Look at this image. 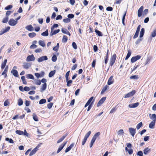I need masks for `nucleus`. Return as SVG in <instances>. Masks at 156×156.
I'll return each mask as SVG.
<instances>
[{
    "label": "nucleus",
    "instance_id": "nucleus-4",
    "mask_svg": "<svg viewBox=\"0 0 156 156\" xmlns=\"http://www.w3.org/2000/svg\"><path fill=\"white\" fill-rule=\"evenodd\" d=\"M116 59V55L114 54L111 57L110 59V65L111 66H112L113 64L114 63L115 60Z\"/></svg>",
    "mask_w": 156,
    "mask_h": 156
},
{
    "label": "nucleus",
    "instance_id": "nucleus-36",
    "mask_svg": "<svg viewBox=\"0 0 156 156\" xmlns=\"http://www.w3.org/2000/svg\"><path fill=\"white\" fill-rule=\"evenodd\" d=\"M118 135H120L124 133V131L123 129H120L119 130L117 133Z\"/></svg>",
    "mask_w": 156,
    "mask_h": 156
},
{
    "label": "nucleus",
    "instance_id": "nucleus-55",
    "mask_svg": "<svg viewBox=\"0 0 156 156\" xmlns=\"http://www.w3.org/2000/svg\"><path fill=\"white\" fill-rule=\"evenodd\" d=\"M10 103L8 100H7L5 101L4 103V106H6L9 104Z\"/></svg>",
    "mask_w": 156,
    "mask_h": 156
},
{
    "label": "nucleus",
    "instance_id": "nucleus-25",
    "mask_svg": "<svg viewBox=\"0 0 156 156\" xmlns=\"http://www.w3.org/2000/svg\"><path fill=\"white\" fill-rule=\"evenodd\" d=\"M16 77H18V73L16 70H13L11 72Z\"/></svg>",
    "mask_w": 156,
    "mask_h": 156
},
{
    "label": "nucleus",
    "instance_id": "nucleus-10",
    "mask_svg": "<svg viewBox=\"0 0 156 156\" xmlns=\"http://www.w3.org/2000/svg\"><path fill=\"white\" fill-rule=\"evenodd\" d=\"M140 56L139 55H137L135 57H133L131 58V62L133 63L137 60L140 59Z\"/></svg>",
    "mask_w": 156,
    "mask_h": 156
},
{
    "label": "nucleus",
    "instance_id": "nucleus-15",
    "mask_svg": "<svg viewBox=\"0 0 156 156\" xmlns=\"http://www.w3.org/2000/svg\"><path fill=\"white\" fill-rule=\"evenodd\" d=\"M113 78V76H111L109 78L108 82V85H110L113 83L114 80Z\"/></svg>",
    "mask_w": 156,
    "mask_h": 156
},
{
    "label": "nucleus",
    "instance_id": "nucleus-32",
    "mask_svg": "<svg viewBox=\"0 0 156 156\" xmlns=\"http://www.w3.org/2000/svg\"><path fill=\"white\" fill-rule=\"evenodd\" d=\"M38 43L40 45L43 47H44L45 45V44L44 41L42 40H39L38 42Z\"/></svg>",
    "mask_w": 156,
    "mask_h": 156
},
{
    "label": "nucleus",
    "instance_id": "nucleus-34",
    "mask_svg": "<svg viewBox=\"0 0 156 156\" xmlns=\"http://www.w3.org/2000/svg\"><path fill=\"white\" fill-rule=\"evenodd\" d=\"M108 87V86L106 85L102 90L101 92V94H103V93L107 90Z\"/></svg>",
    "mask_w": 156,
    "mask_h": 156
},
{
    "label": "nucleus",
    "instance_id": "nucleus-50",
    "mask_svg": "<svg viewBox=\"0 0 156 156\" xmlns=\"http://www.w3.org/2000/svg\"><path fill=\"white\" fill-rule=\"evenodd\" d=\"M126 11H125V13H124V15L123 16V17H122V23H123V24L124 25H125V24H124V20H125V16H126Z\"/></svg>",
    "mask_w": 156,
    "mask_h": 156
},
{
    "label": "nucleus",
    "instance_id": "nucleus-22",
    "mask_svg": "<svg viewBox=\"0 0 156 156\" xmlns=\"http://www.w3.org/2000/svg\"><path fill=\"white\" fill-rule=\"evenodd\" d=\"M47 87L46 83H44L42 84L41 88V91L43 92L46 89Z\"/></svg>",
    "mask_w": 156,
    "mask_h": 156
},
{
    "label": "nucleus",
    "instance_id": "nucleus-16",
    "mask_svg": "<svg viewBox=\"0 0 156 156\" xmlns=\"http://www.w3.org/2000/svg\"><path fill=\"white\" fill-rule=\"evenodd\" d=\"M60 31V30L59 29H58L56 30H55L53 31H51V32L50 34V36H52L53 35H55L57 33H58Z\"/></svg>",
    "mask_w": 156,
    "mask_h": 156
},
{
    "label": "nucleus",
    "instance_id": "nucleus-28",
    "mask_svg": "<svg viewBox=\"0 0 156 156\" xmlns=\"http://www.w3.org/2000/svg\"><path fill=\"white\" fill-rule=\"evenodd\" d=\"M66 136V135H65L62 136V137L60 138L57 141V143L58 144L62 142L63 140L65 138Z\"/></svg>",
    "mask_w": 156,
    "mask_h": 156
},
{
    "label": "nucleus",
    "instance_id": "nucleus-38",
    "mask_svg": "<svg viewBox=\"0 0 156 156\" xmlns=\"http://www.w3.org/2000/svg\"><path fill=\"white\" fill-rule=\"evenodd\" d=\"M131 55V52L129 50L128 51V52L127 53V55L125 58V60H127L130 56Z\"/></svg>",
    "mask_w": 156,
    "mask_h": 156
},
{
    "label": "nucleus",
    "instance_id": "nucleus-43",
    "mask_svg": "<svg viewBox=\"0 0 156 156\" xmlns=\"http://www.w3.org/2000/svg\"><path fill=\"white\" fill-rule=\"evenodd\" d=\"M91 133V132L90 131H89L85 135L84 138L87 139L89 137Z\"/></svg>",
    "mask_w": 156,
    "mask_h": 156
},
{
    "label": "nucleus",
    "instance_id": "nucleus-33",
    "mask_svg": "<svg viewBox=\"0 0 156 156\" xmlns=\"http://www.w3.org/2000/svg\"><path fill=\"white\" fill-rule=\"evenodd\" d=\"M36 35V34L34 32H32L28 34L30 38H33Z\"/></svg>",
    "mask_w": 156,
    "mask_h": 156
},
{
    "label": "nucleus",
    "instance_id": "nucleus-7",
    "mask_svg": "<svg viewBox=\"0 0 156 156\" xmlns=\"http://www.w3.org/2000/svg\"><path fill=\"white\" fill-rule=\"evenodd\" d=\"M129 132L133 137L134 136L136 133V130L135 129L132 128H129Z\"/></svg>",
    "mask_w": 156,
    "mask_h": 156
},
{
    "label": "nucleus",
    "instance_id": "nucleus-3",
    "mask_svg": "<svg viewBox=\"0 0 156 156\" xmlns=\"http://www.w3.org/2000/svg\"><path fill=\"white\" fill-rule=\"evenodd\" d=\"M18 23L17 21L14 19H11L9 20L8 23L9 25L11 26H15Z\"/></svg>",
    "mask_w": 156,
    "mask_h": 156
},
{
    "label": "nucleus",
    "instance_id": "nucleus-41",
    "mask_svg": "<svg viewBox=\"0 0 156 156\" xmlns=\"http://www.w3.org/2000/svg\"><path fill=\"white\" fill-rule=\"evenodd\" d=\"M46 101L45 99H41L39 102V104H42L44 103H46Z\"/></svg>",
    "mask_w": 156,
    "mask_h": 156
},
{
    "label": "nucleus",
    "instance_id": "nucleus-45",
    "mask_svg": "<svg viewBox=\"0 0 156 156\" xmlns=\"http://www.w3.org/2000/svg\"><path fill=\"white\" fill-rule=\"evenodd\" d=\"M35 83L36 84L40 85L41 84V82L40 80H34Z\"/></svg>",
    "mask_w": 156,
    "mask_h": 156
},
{
    "label": "nucleus",
    "instance_id": "nucleus-56",
    "mask_svg": "<svg viewBox=\"0 0 156 156\" xmlns=\"http://www.w3.org/2000/svg\"><path fill=\"white\" fill-rule=\"evenodd\" d=\"M69 71H68L66 74L65 77L66 81H68L69 80Z\"/></svg>",
    "mask_w": 156,
    "mask_h": 156
},
{
    "label": "nucleus",
    "instance_id": "nucleus-17",
    "mask_svg": "<svg viewBox=\"0 0 156 156\" xmlns=\"http://www.w3.org/2000/svg\"><path fill=\"white\" fill-rule=\"evenodd\" d=\"M74 143H72L68 147H67L65 150V152L67 153L69 151L71 148L74 146Z\"/></svg>",
    "mask_w": 156,
    "mask_h": 156
},
{
    "label": "nucleus",
    "instance_id": "nucleus-26",
    "mask_svg": "<svg viewBox=\"0 0 156 156\" xmlns=\"http://www.w3.org/2000/svg\"><path fill=\"white\" fill-rule=\"evenodd\" d=\"M59 44L58 43L57 44V45L55 47H54L53 48V50L54 51H57L58 50V49L59 48Z\"/></svg>",
    "mask_w": 156,
    "mask_h": 156
},
{
    "label": "nucleus",
    "instance_id": "nucleus-63",
    "mask_svg": "<svg viewBox=\"0 0 156 156\" xmlns=\"http://www.w3.org/2000/svg\"><path fill=\"white\" fill-rule=\"evenodd\" d=\"M68 17L69 18H73L74 17V15L72 14H70L68 15Z\"/></svg>",
    "mask_w": 156,
    "mask_h": 156
},
{
    "label": "nucleus",
    "instance_id": "nucleus-8",
    "mask_svg": "<svg viewBox=\"0 0 156 156\" xmlns=\"http://www.w3.org/2000/svg\"><path fill=\"white\" fill-rule=\"evenodd\" d=\"M135 93V90H132L131 92L125 94L124 96V98H128L132 97L134 94Z\"/></svg>",
    "mask_w": 156,
    "mask_h": 156
},
{
    "label": "nucleus",
    "instance_id": "nucleus-31",
    "mask_svg": "<svg viewBox=\"0 0 156 156\" xmlns=\"http://www.w3.org/2000/svg\"><path fill=\"white\" fill-rule=\"evenodd\" d=\"M41 35L43 36H47L48 35V30H47L45 32H43L41 34Z\"/></svg>",
    "mask_w": 156,
    "mask_h": 156
},
{
    "label": "nucleus",
    "instance_id": "nucleus-9",
    "mask_svg": "<svg viewBox=\"0 0 156 156\" xmlns=\"http://www.w3.org/2000/svg\"><path fill=\"white\" fill-rule=\"evenodd\" d=\"M106 99V97H104L102 98L98 102L97 104V106L99 107L101 106L105 100Z\"/></svg>",
    "mask_w": 156,
    "mask_h": 156
},
{
    "label": "nucleus",
    "instance_id": "nucleus-24",
    "mask_svg": "<svg viewBox=\"0 0 156 156\" xmlns=\"http://www.w3.org/2000/svg\"><path fill=\"white\" fill-rule=\"evenodd\" d=\"M7 61V60L5 59L4 60V62L2 63L1 67L2 69H3L5 67Z\"/></svg>",
    "mask_w": 156,
    "mask_h": 156
},
{
    "label": "nucleus",
    "instance_id": "nucleus-53",
    "mask_svg": "<svg viewBox=\"0 0 156 156\" xmlns=\"http://www.w3.org/2000/svg\"><path fill=\"white\" fill-rule=\"evenodd\" d=\"M67 81V86L68 87H69L71 86V84L72 83L73 81L71 80H68V81Z\"/></svg>",
    "mask_w": 156,
    "mask_h": 156
},
{
    "label": "nucleus",
    "instance_id": "nucleus-59",
    "mask_svg": "<svg viewBox=\"0 0 156 156\" xmlns=\"http://www.w3.org/2000/svg\"><path fill=\"white\" fill-rule=\"evenodd\" d=\"M72 46L74 49H76L77 48V45L76 43L74 42H73L72 43Z\"/></svg>",
    "mask_w": 156,
    "mask_h": 156
},
{
    "label": "nucleus",
    "instance_id": "nucleus-5",
    "mask_svg": "<svg viewBox=\"0 0 156 156\" xmlns=\"http://www.w3.org/2000/svg\"><path fill=\"white\" fill-rule=\"evenodd\" d=\"M35 58L33 55H29L27 57L26 59V61L27 62H30L34 61L35 60Z\"/></svg>",
    "mask_w": 156,
    "mask_h": 156
},
{
    "label": "nucleus",
    "instance_id": "nucleus-21",
    "mask_svg": "<svg viewBox=\"0 0 156 156\" xmlns=\"http://www.w3.org/2000/svg\"><path fill=\"white\" fill-rule=\"evenodd\" d=\"M155 122L151 121L149 124V127L151 129H153L154 128Z\"/></svg>",
    "mask_w": 156,
    "mask_h": 156
},
{
    "label": "nucleus",
    "instance_id": "nucleus-57",
    "mask_svg": "<svg viewBox=\"0 0 156 156\" xmlns=\"http://www.w3.org/2000/svg\"><path fill=\"white\" fill-rule=\"evenodd\" d=\"M138 77L137 75H134L133 76H131L130 78L131 79H134L135 80H137L138 79Z\"/></svg>",
    "mask_w": 156,
    "mask_h": 156
},
{
    "label": "nucleus",
    "instance_id": "nucleus-51",
    "mask_svg": "<svg viewBox=\"0 0 156 156\" xmlns=\"http://www.w3.org/2000/svg\"><path fill=\"white\" fill-rule=\"evenodd\" d=\"M63 21L65 23H68L70 21V19H69V18L64 19L63 20Z\"/></svg>",
    "mask_w": 156,
    "mask_h": 156
},
{
    "label": "nucleus",
    "instance_id": "nucleus-29",
    "mask_svg": "<svg viewBox=\"0 0 156 156\" xmlns=\"http://www.w3.org/2000/svg\"><path fill=\"white\" fill-rule=\"evenodd\" d=\"M95 31L96 33V34L98 35L99 36H102L103 35L97 29H95Z\"/></svg>",
    "mask_w": 156,
    "mask_h": 156
},
{
    "label": "nucleus",
    "instance_id": "nucleus-58",
    "mask_svg": "<svg viewBox=\"0 0 156 156\" xmlns=\"http://www.w3.org/2000/svg\"><path fill=\"white\" fill-rule=\"evenodd\" d=\"M57 59V57L55 55H54L51 58L52 60L54 62H55Z\"/></svg>",
    "mask_w": 156,
    "mask_h": 156
},
{
    "label": "nucleus",
    "instance_id": "nucleus-18",
    "mask_svg": "<svg viewBox=\"0 0 156 156\" xmlns=\"http://www.w3.org/2000/svg\"><path fill=\"white\" fill-rule=\"evenodd\" d=\"M26 29L29 31H32L34 30V28L31 25H29L26 27Z\"/></svg>",
    "mask_w": 156,
    "mask_h": 156
},
{
    "label": "nucleus",
    "instance_id": "nucleus-11",
    "mask_svg": "<svg viewBox=\"0 0 156 156\" xmlns=\"http://www.w3.org/2000/svg\"><path fill=\"white\" fill-rule=\"evenodd\" d=\"M31 65L30 63L25 62L23 63V66L25 69H27L31 66Z\"/></svg>",
    "mask_w": 156,
    "mask_h": 156
},
{
    "label": "nucleus",
    "instance_id": "nucleus-61",
    "mask_svg": "<svg viewBox=\"0 0 156 156\" xmlns=\"http://www.w3.org/2000/svg\"><path fill=\"white\" fill-rule=\"evenodd\" d=\"M12 7V5H8L5 8V9L6 10H8L11 9Z\"/></svg>",
    "mask_w": 156,
    "mask_h": 156
},
{
    "label": "nucleus",
    "instance_id": "nucleus-54",
    "mask_svg": "<svg viewBox=\"0 0 156 156\" xmlns=\"http://www.w3.org/2000/svg\"><path fill=\"white\" fill-rule=\"evenodd\" d=\"M63 148V147L61 145L59 147L57 151V153L58 154V153Z\"/></svg>",
    "mask_w": 156,
    "mask_h": 156
},
{
    "label": "nucleus",
    "instance_id": "nucleus-30",
    "mask_svg": "<svg viewBox=\"0 0 156 156\" xmlns=\"http://www.w3.org/2000/svg\"><path fill=\"white\" fill-rule=\"evenodd\" d=\"M150 149L146 148L144 150V153L145 154H147L150 151Z\"/></svg>",
    "mask_w": 156,
    "mask_h": 156
},
{
    "label": "nucleus",
    "instance_id": "nucleus-23",
    "mask_svg": "<svg viewBox=\"0 0 156 156\" xmlns=\"http://www.w3.org/2000/svg\"><path fill=\"white\" fill-rule=\"evenodd\" d=\"M27 78V79H31L32 80H34V77L32 74H28L26 75Z\"/></svg>",
    "mask_w": 156,
    "mask_h": 156
},
{
    "label": "nucleus",
    "instance_id": "nucleus-49",
    "mask_svg": "<svg viewBox=\"0 0 156 156\" xmlns=\"http://www.w3.org/2000/svg\"><path fill=\"white\" fill-rule=\"evenodd\" d=\"M67 41V37L65 35H63V38L62 39V41L63 42H66Z\"/></svg>",
    "mask_w": 156,
    "mask_h": 156
},
{
    "label": "nucleus",
    "instance_id": "nucleus-46",
    "mask_svg": "<svg viewBox=\"0 0 156 156\" xmlns=\"http://www.w3.org/2000/svg\"><path fill=\"white\" fill-rule=\"evenodd\" d=\"M5 140L9 142V143H13V141L12 139L9 138H6L5 139Z\"/></svg>",
    "mask_w": 156,
    "mask_h": 156
},
{
    "label": "nucleus",
    "instance_id": "nucleus-27",
    "mask_svg": "<svg viewBox=\"0 0 156 156\" xmlns=\"http://www.w3.org/2000/svg\"><path fill=\"white\" fill-rule=\"evenodd\" d=\"M144 33V29L142 28L141 30L140 34V37H143Z\"/></svg>",
    "mask_w": 156,
    "mask_h": 156
},
{
    "label": "nucleus",
    "instance_id": "nucleus-60",
    "mask_svg": "<svg viewBox=\"0 0 156 156\" xmlns=\"http://www.w3.org/2000/svg\"><path fill=\"white\" fill-rule=\"evenodd\" d=\"M53 105V104L52 103H50L48 104L47 105V107L49 109H50L51 108L52 105Z\"/></svg>",
    "mask_w": 156,
    "mask_h": 156
},
{
    "label": "nucleus",
    "instance_id": "nucleus-14",
    "mask_svg": "<svg viewBox=\"0 0 156 156\" xmlns=\"http://www.w3.org/2000/svg\"><path fill=\"white\" fill-rule=\"evenodd\" d=\"M143 9V6H141L138 11V15L139 17H140L142 15V12Z\"/></svg>",
    "mask_w": 156,
    "mask_h": 156
},
{
    "label": "nucleus",
    "instance_id": "nucleus-13",
    "mask_svg": "<svg viewBox=\"0 0 156 156\" xmlns=\"http://www.w3.org/2000/svg\"><path fill=\"white\" fill-rule=\"evenodd\" d=\"M139 103L138 102L135 103L131 104L129 105V107L130 108H134L137 107L139 105Z\"/></svg>",
    "mask_w": 156,
    "mask_h": 156
},
{
    "label": "nucleus",
    "instance_id": "nucleus-19",
    "mask_svg": "<svg viewBox=\"0 0 156 156\" xmlns=\"http://www.w3.org/2000/svg\"><path fill=\"white\" fill-rule=\"evenodd\" d=\"M61 30L62 32L63 33L67 34L69 35V36H70V33L66 29L62 28V29Z\"/></svg>",
    "mask_w": 156,
    "mask_h": 156
},
{
    "label": "nucleus",
    "instance_id": "nucleus-1",
    "mask_svg": "<svg viewBox=\"0 0 156 156\" xmlns=\"http://www.w3.org/2000/svg\"><path fill=\"white\" fill-rule=\"evenodd\" d=\"M100 134L101 133L100 132H98L94 135L91 141L90 144V147H92V146H93L96 140L100 135Z\"/></svg>",
    "mask_w": 156,
    "mask_h": 156
},
{
    "label": "nucleus",
    "instance_id": "nucleus-52",
    "mask_svg": "<svg viewBox=\"0 0 156 156\" xmlns=\"http://www.w3.org/2000/svg\"><path fill=\"white\" fill-rule=\"evenodd\" d=\"M18 104L19 106L23 104V101L21 98L19 99L18 100Z\"/></svg>",
    "mask_w": 156,
    "mask_h": 156
},
{
    "label": "nucleus",
    "instance_id": "nucleus-44",
    "mask_svg": "<svg viewBox=\"0 0 156 156\" xmlns=\"http://www.w3.org/2000/svg\"><path fill=\"white\" fill-rule=\"evenodd\" d=\"M16 134H17L20 135H23L24 134L23 132L20 130H16Z\"/></svg>",
    "mask_w": 156,
    "mask_h": 156
},
{
    "label": "nucleus",
    "instance_id": "nucleus-39",
    "mask_svg": "<svg viewBox=\"0 0 156 156\" xmlns=\"http://www.w3.org/2000/svg\"><path fill=\"white\" fill-rule=\"evenodd\" d=\"M21 79L22 80L23 83L24 84H26L27 83V82L26 80L25 77L24 76H22L21 77Z\"/></svg>",
    "mask_w": 156,
    "mask_h": 156
},
{
    "label": "nucleus",
    "instance_id": "nucleus-2",
    "mask_svg": "<svg viewBox=\"0 0 156 156\" xmlns=\"http://www.w3.org/2000/svg\"><path fill=\"white\" fill-rule=\"evenodd\" d=\"M42 144V143H40L38 145H37L35 148L33 149L30 154V156H31L33 154H34L38 150V148L40 147V146Z\"/></svg>",
    "mask_w": 156,
    "mask_h": 156
},
{
    "label": "nucleus",
    "instance_id": "nucleus-48",
    "mask_svg": "<svg viewBox=\"0 0 156 156\" xmlns=\"http://www.w3.org/2000/svg\"><path fill=\"white\" fill-rule=\"evenodd\" d=\"M58 26V24H54L53 26L51 27V31H53L54 28H57Z\"/></svg>",
    "mask_w": 156,
    "mask_h": 156
},
{
    "label": "nucleus",
    "instance_id": "nucleus-37",
    "mask_svg": "<svg viewBox=\"0 0 156 156\" xmlns=\"http://www.w3.org/2000/svg\"><path fill=\"white\" fill-rule=\"evenodd\" d=\"M10 28V27L8 26L5 27V29H3L2 30L5 33L8 32Z\"/></svg>",
    "mask_w": 156,
    "mask_h": 156
},
{
    "label": "nucleus",
    "instance_id": "nucleus-47",
    "mask_svg": "<svg viewBox=\"0 0 156 156\" xmlns=\"http://www.w3.org/2000/svg\"><path fill=\"white\" fill-rule=\"evenodd\" d=\"M142 126V123L141 122L138 124L136 126V128L137 129H139Z\"/></svg>",
    "mask_w": 156,
    "mask_h": 156
},
{
    "label": "nucleus",
    "instance_id": "nucleus-35",
    "mask_svg": "<svg viewBox=\"0 0 156 156\" xmlns=\"http://www.w3.org/2000/svg\"><path fill=\"white\" fill-rule=\"evenodd\" d=\"M151 36L153 37H154L156 36V29L154 30L151 32Z\"/></svg>",
    "mask_w": 156,
    "mask_h": 156
},
{
    "label": "nucleus",
    "instance_id": "nucleus-64",
    "mask_svg": "<svg viewBox=\"0 0 156 156\" xmlns=\"http://www.w3.org/2000/svg\"><path fill=\"white\" fill-rule=\"evenodd\" d=\"M137 154L139 156H143V153L142 151H139L137 152Z\"/></svg>",
    "mask_w": 156,
    "mask_h": 156
},
{
    "label": "nucleus",
    "instance_id": "nucleus-6",
    "mask_svg": "<svg viewBox=\"0 0 156 156\" xmlns=\"http://www.w3.org/2000/svg\"><path fill=\"white\" fill-rule=\"evenodd\" d=\"M48 59V58L47 56H44L38 58L37 59V61L39 62H40L45 60H47Z\"/></svg>",
    "mask_w": 156,
    "mask_h": 156
},
{
    "label": "nucleus",
    "instance_id": "nucleus-12",
    "mask_svg": "<svg viewBox=\"0 0 156 156\" xmlns=\"http://www.w3.org/2000/svg\"><path fill=\"white\" fill-rule=\"evenodd\" d=\"M149 116L151 119L152 120V121L156 122V115L155 114L152 115L150 114Z\"/></svg>",
    "mask_w": 156,
    "mask_h": 156
},
{
    "label": "nucleus",
    "instance_id": "nucleus-42",
    "mask_svg": "<svg viewBox=\"0 0 156 156\" xmlns=\"http://www.w3.org/2000/svg\"><path fill=\"white\" fill-rule=\"evenodd\" d=\"M33 119L34 120L36 121H38L37 116L35 114H33Z\"/></svg>",
    "mask_w": 156,
    "mask_h": 156
},
{
    "label": "nucleus",
    "instance_id": "nucleus-62",
    "mask_svg": "<svg viewBox=\"0 0 156 156\" xmlns=\"http://www.w3.org/2000/svg\"><path fill=\"white\" fill-rule=\"evenodd\" d=\"M37 47V46L35 44H33L30 46V48L31 49H33L36 48Z\"/></svg>",
    "mask_w": 156,
    "mask_h": 156
},
{
    "label": "nucleus",
    "instance_id": "nucleus-40",
    "mask_svg": "<svg viewBox=\"0 0 156 156\" xmlns=\"http://www.w3.org/2000/svg\"><path fill=\"white\" fill-rule=\"evenodd\" d=\"M8 19L9 17L8 16H7L5 18H4L2 21V22L4 23H6L8 22Z\"/></svg>",
    "mask_w": 156,
    "mask_h": 156
},
{
    "label": "nucleus",
    "instance_id": "nucleus-20",
    "mask_svg": "<svg viewBox=\"0 0 156 156\" xmlns=\"http://www.w3.org/2000/svg\"><path fill=\"white\" fill-rule=\"evenodd\" d=\"M56 71L55 70L51 71L49 73L48 76L49 77H52L55 74Z\"/></svg>",
    "mask_w": 156,
    "mask_h": 156
}]
</instances>
